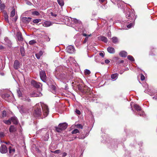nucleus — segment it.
I'll use <instances>...</instances> for the list:
<instances>
[{"label":"nucleus","instance_id":"nucleus-1","mask_svg":"<svg viewBox=\"0 0 157 157\" xmlns=\"http://www.w3.org/2000/svg\"><path fill=\"white\" fill-rule=\"evenodd\" d=\"M40 105L42 108V112H41L40 107H39L37 104H36L33 112V115L35 117H37L42 116L43 114L44 117H45L48 114L49 109L48 106L45 104L42 103H40Z\"/></svg>","mask_w":157,"mask_h":157},{"label":"nucleus","instance_id":"nucleus-2","mask_svg":"<svg viewBox=\"0 0 157 157\" xmlns=\"http://www.w3.org/2000/svg\"><path fill=\"white\" fill-rule=\"evenodd\" d=\"M68 124L66 123L59 124L58 127H56L55 128L57 132H60L62 130L65 129L67 127Z\"/></svg>","mask_w":157,"mask_h":157},{"label":"nucleus","instance_id":"nucleus-3","mask_svg":"<svg viewBox=\"0 0 157 157\" xmlns=\"http://www.w3.org/2000/svg\"><path fill=\"white\" fill-rule=\"evenodd\" d=\"M134 107L135 109L137 111L136 114L139 115L140 116H144V113L142 110L141 107L139 105L137 104L134 105Z\"/></svg>","mask_w":157,"mask_h":157},{"label":"nucleus","instance_id":"nucleus-4","mask_svg":"<svg viewBox=\"0 0 157 157\" xmlns=\"http://www.w3.org/2000/svg\"><path fill=\"white\" fill-rule=\"evenodd\" d=\"M19 110V112L22 114H25L28 112L29 110L28 109L24 106L23 105H19L17 107Z\"/></svg>","mask_w":157,"mask_h":157},{"label":"nucleus","instance_id":"nucleus-5","mask_svg":"<svg viewBox=\"0 0 157 157\" xmlns=\"http://www.w3.org/2000/svg\"><path fill=\"white\" fill-rule=\"evenodd\" d=\"M40 77L41 80L44 82H46V76L44 71H41L40 72Z\"/></svg>","mask_w":157,"mask_h":157},{"label":"nucleus","instance_id":"nucleus-6","mask_svg":"<svg viewBox=\"0 0 157 157\" xmlns=\"http://www.w3.org/2000/svg\"><path fill=\"white\" fill-rule=\"evenodd\" d=\"M71 19V18H70ZM71 23L72 24L75 23V24L77 25V26H79L80 27H82V22L81 21H79L75 18H73V20L71 19Z\"/></svg>","mask_w":157,"mask_h":157},{"label":"nucleus","instance_id":"nucleus-7","mask_svg":"<svg viewBox=\"0 0 157 157\" xmlns=\"http://www.w3.org/2000/svg\"><path fill=\"white\" fill-rule=\"evenodd\" d=\"M67 52L69 53H73L75 52V50L74 47L72 45L68 46L66 49Z\"/></svg>","mask_w":157,"mask_h":157},{"label":"nucleus","instance_id":"nucleus-8","mask_svg":"<svg viewBox=\"0 0 157 157\" xmlns=\"http://www.w3.org/2000/svg\"><path fill=\"white\" fill-rule=\"evenodd\" d=\"M8 151L7 148L6 146L4 145H2L0 147V152L2 154H5Z\"/></svg>","mask_w":157,"mask_h":157},{"label":"nucleus","instance_id":"nucleus-9","mask_svg":"<svg viewBox=\"0 0 157 157\" xmlns=\"http://www.w3.org/2000/svg\"><path fill=\"white\" fill-rule=\"evenodd\" d=\"M2 98L7 101H10L11 97L9 94H5L1 95Z\"/></svg>","mask_w":157,"mask_h":157},{"label":"nucleus","instance_id":"nucleus-10","mask_svg":"<svg viewBox=\"0 0 157 157\" xmlns=\"http://www.w3.org/2000/svg\"><path fill=\"white\" fill-rule=\"evenodd\" d=\"M31 83L34 86L37 88H40L42 86L40 83L37 82L34 80H32Z\"/></svg>","mask_w":157,"mask_h":157},{"label":"nucleus","instance_id":"nucleus-11","mask_svg":"<svg viewBox=\"0 0 157 157\" xmlns=\"http://www.w3.org/2000/svg\"><path fill=\"white\" fill-rule=\"evenodd\" d=\"M22 21L24 23H28L31 21V18L30 17H23L22 18Z\"/></svg>","mask_w":157,"mask_h":157},{"label":"nucleus","instance_id":"nucleus-12","mask_svg":"<svg viewBox=\"0 0 157 157\" xmlns=\"http://www.w3.org/2000/svg\"><path fill=\"white\" fill-rule=\"evenodd\" d=\"M17 37L18 41H22L23 39L22 37V35L20 32H18L16 34Z\"/></svg>","mask_w":157,"mask_h":157},{"label":"nucleus","instance_id":"nucleus-13","mask_svg":"<svg viewBox=\"0 0 157 157\" xmlns=\"http://www.w3.org/2000/svg\"><path fill=\"white\" fill-rule=\"evenodd\" d=\"M4 40L5 41V44L7 45L8 46L10 47L12 45V43L7 37L4 38Z\"/></svg>","mask_w":157,"mask_h":157},{"label":"nucleus","instance_id":"nucleus-14","mask_svg":"<svg viewBox=\"0 0 157 157\" xmlns=\"http://www.w3.org/2000/svg\"><path fill=\"white\" fill-rule=\"evenodd\" d=\"M57 76L59 79L61 80H63L66 78V75L64 74H60L59 75H57Z\"/></svg>","mask_w":157,"mask_h":157},{"label":"nucleus","instance_id":"nucleus-15","mask_svg":"<svg viewBox=\"0 0 157 157\" xmlns=\"http://www.w3.org/2000/svg\"><path fill=\"white\" fill-rule=\"evenodd\" d=\"M20 63L17 60H15L14 62L13 67L15 69H17L19 67Z\"/></svg>","mask_w":157,"mask_h":157},{"label":"nucleus","instance_id":"nucleus-16","mask_svg":"<svg viewBox=\"0 0 157 157\" xmlns=\"http://www.w3.org/2000/svg\"><path fill=\"white\" fill-rule=\"evenodd\" d=\"M108 52L110 53L113 54L115 52V50L114 48L111 47H109L107 48Z\"/></svg>","mask_w":157,"mask_h":157},{"label":"nucleus","instance_id":"nucleus-17","mask_svg":"<svg viewBox=\"0 0 157 157\" xmlns=\"http://www.w3.org/2000/svg\"><path fill=\"white\" fill-rule=\"evenodd\" d=\"M98 38L99 40H101L102 41L104 42L105 43H107L108 41L107 38L106 37L104 36H98Z\"/></svg>","mask_w":157,"mask_h":157},{"label":"nucleus","instance_id":"nucleus-18","mask_svg":"<svg viewBox=\"0 0 157 157\" xmlns=\"http://www.w3.org/2000/svg\"><path fill=\"white\" fill-rule=\"evenodd\" d=\"M82 35L84 36H86V37L85 38L84 40H83V44L85 43L88 40V37L90 36H91V34H90V35H87L86 34V33H83L82 34Z\"/></svg>","mask_w":157,"mask_h":157},{"label":"nucleus","instance_id":"nucleus-19","mask_svg":"<svg viewBox=\"0 0 157 157\" xmlns=\"http://www.w3.org/2000/svg\"><path fill=\"white\" fill-rule=\"evenodd\" d=\"M9 153L10 155H13L14 153L15 150L14 148H12L11 146H10L9 148Z\"/></svg>","mask_w":157,"mask_h":157},{"label":"nucleus","instance_id":"nucleus-20","mask_svg":"<svg viewBox=\"0 0 157 157\" xmlns=\"http://www.w3.org/2000/svg\"><path fill=\"white\" fill-rule=\"evenodd\" d=\"M52 23L49 21H45L43 23V25L44 27H48L52 25Z\"/></svg>","mask_w":157,"mask_h":157},{"label":"nucleus","instance_id":"nucleus-21","mask_svg":"<svg viewBox=\"0 0 157 157\" xmlns=\"http://www.w3.org/2000/svg\"><path fill=\"white\" fill-rule=\"evenodd\" d=\"M11 120L14 124H17L18 123V121L16 117H12L11 118Z\"/></svg>","mask_w":157,"mask_h":157},{"label":"nucleus","instance_id":"nucleus-22","mask_svg":"<svg viewBox=\"0 0 157 157\" xmlns=\"http://www.w3.org/2000/svg\"><path fill=\"white\" fill-rule=\"evenodd\" d=\"M49 86L52 93H54L56 92V87L54 85H49Z\"/></svg>","mask_w":157,"mask_h":157},{"label":"nucleus","instance_id":"nucleus-23","mask_svg":"<svg viewBox=\"0 0 157 157\" xmlns=\"http://www.w3.org/2000/svg\"><path fill=\"white\" fill-rule=\"evenodd\" d=\"M119 55L122 57H126L127 55V53L125 51H121L119 53Z\"/></svg>","mask_w":157,"mask_h":157},{"label":"nucleus","instance_id":"nucleus-24","mask_svg":"<svg viewBox=\"0 0 157 157\" xmlns=\"http://www.w3.org/2000/svg\"><path fill=\"white\" fill-rule=\"evenodd\" d=\"M118 75L117 73L113 74L111 75V78L114 81L117 78Z\"/></svg>","mask_w":157,"mask_h":157},{"label":"nucleus","instance_id":"nucleus-25","mask_svg":"<svg viewBox=\"0 0 157 157\" xmlns=\"http://www.w3.org/2000/svg\"><path fill=\"white\" fill-rule=\"evenodd\" d=\"M82 41L81 38H79L78 39H77L75 41V44L77 46H79L81 44V42Z\"/></svg>","mask_w":157,"mask_h":157},{"label":"nucleus","instance_id":"nucleus-26","mask_svg":"<svg viewBox=\"0 0 157 157\" xmlns=\"http://www.w3.org/2000/svg\"><path fill=\"white\" fill-rule=\"evenodd\" d=\"M20 52L21 56H24L25 55V52L24 47L21 46L20 47Z\"/></svg>","mask_w":157,"mask_h":157},{"label":"nucleus","instance_id":"nucleus-27","mask_svg":"<svg viewBox=\"0 0 157 157\" xmlns=\"http://www.w3.org/2000/svg\"><path fill=\"white\" fill-rule=\"evenodd\" d=\"M43 53L42 51H40L38 53L36 54V56L37 59H40V56L42 55Z\"/></svg>","mask_w":157,"mask_h":157},{"label":"nucleus","instance_id":"nucleus-28","mask_svg":"<svg viewBox=\"0 0 157 157\" xmlns=\"http://www.w3.org/2000/svg\"><path fill=\"white\" fill-rule=\"evenodd\" d=\"M16 130L15 127L13 125H11L9 128V131L10 132H13Z\"/></svg>","mask_w":157,"mask_h":157},{"label":"nucleus","instance_id":"nucleus-29","mask_svg":"<svg viewBox=\"0 0 157 157\" xmlns=\"http://www.w3.org/2000/svg\"><path fill=\"white\" fill-rule=\"evenodd\" d=\"M49 138V133L48 132H47L45 136L43 137V139L44 140H47Z\"/></svg>","mask_w":157,"mask_h":157},{"label":"nucleus","instance_id":"nucleus-30","mask_svg":"<svg viewBox=\"0 0 157 157\" xmlns=\"http://www.w3.org/2000/svg\"><path fill=\"white\" fill-rule=\"evenodd\" d=\"M57 2L61 6H63L64 5V2L63 0H57Z\"/></svg>","mask_w":157,"mask_h":157},{"label":"nucleus","instance_id":"nucleus-31","mask_svg":"<svg viewBox=\"0 0 157 157\" xmlns=\"http://www.w3.org/2000/svg\"><path fill=\"white\" fill-rule=\"evenodd\" d=\"M112 40L113 42L115 44L117 43L118 42V39L117 37H113L112 38Z\"/></svg>","mask_w":157,"mask_h":157},{"label":"nucleus","instance_id":"nucleus-32","mask_svg":"<svg viewBox=\"0 0 157 157\" xmlns=\"http://www.w3.org/2000/svg\"><path fill=\"white\" fill-rule=\"evenodd\" d=\"M22 99L24 101L28 102H30L31 101V100L29 98L26 96L23 97Z\"/></svg>","mask_w":157,"mask_h":157},{"label":"nucleus","instance_id":"nucleus-33","mask_svg":"<svg viewBox=\"0 0 157 157\" xmlns=\"http://www.w3.org/2000/svg\"><path fill=\"white\" fill-rule=\"evenodd\" d=\"M11 119H9L8 120H4L3 121V122L6 124H11Z\"/></svg>","mask_w":157,"mask_h":157},{"label":"nucleus","instance_id":"nucleus-34","mask_svg":"<svg viewBox=\"0 0 157 157\" xmlns=\"http://www.w3.org/2000/svg\"><path fill=\"white\" fill-rule=\"evenodd\" d=\"M128 59L132 61H134L135 60L133 57L131 56L128 55L127 56Z\"/></svg>","mask_w":157,"mask_h":157},{"label":"nucleus","instance_id":"nucleus-35","mask_svg":"<svg viewBox=\"0 0 157 157\" xmlns=\"http://www.w3.org/2000/svg\"><path fill=\"white\" fill-rule=\"evenodd\" d=\"M36 41L34 40H30L29 42V44H30V45H33L35 44H36Z\"/></svg>","mask_w":157,"mask_h":157},{"label":"nucleus","instance_id":"nucleus-36","mask_svg":"<svg viewBox=\"0 0 157 157\" xmlns=\"http://www.w3.org/2000/svg\"><path fill=\"white\" fill-rule=\"evenodd\" d=\"M17 93L18 96L19 97H22V94L21 91L19 90H17Z\"/></svg>","mask_w":157,"mask_h":157},{"label":"nucleus","instance_id":"nucleus-37","mask_svg":"<svg viewBox=\"0 0 157 157\" xmlns=\"http://www.w3.org/2000/svg\"><path fill=\"white\" fill-rule=\"evenodd\" d=\"M126 16V17L128 19H131L132 18L131 14L129 13H127Z\"/></svg>","mask_w":157,"mask_h":157},{"label":"nucleus","instance_id":"nucleus-38","mask_svg":"<svg viewBox=\"0 0 157 157\" xmlns=\"http://www.w3.org/2000/svg\"><path fill=\"white\" fill-rule=\"evenodd\" d=\"M32 14L34 16H38L40 15V13L38 11H34L32 12Z\"/></svg>","mask_w":157,"mask_h":157},{"label":"nucleus","instance_id":"nucleus-39","mask_svg":"<svg viewBox=\"0 0 157 157\" xmlns=\"http://www.w3.org/2000/svg\"><path fill=\"white\" fill-rule=\"evenodd\" d=\"M79 132V130L78 129H75L72 131L71 133L73 134H75Z\"/></svg>","mask_w":157,"mask_h":157},{"label":"nucleus","instance_id":"nucleus-40","mask_svg":"<svg viewBox=\"0 0 157 157\" xmlns=\"http://www.w3.org/2000/svg\"><path fill=\"white\" fill-rule=\"evenodd\" d=\"M15 15V9H13L11 12L10 16L11 17H13Z\"/></svg>","mask_w":157,"mask_h":157},{"label":"nucleus","instance_id":"nucleus-41","mask_svg":"<svg viewBox=\"0 0 157 157\" xmlns=\"http://www.w3.org/2000/svg\"><path fill=\"white\" fill-rule=\"evenodd\" d=\"M90 71L88 69H86L85 70L84 73L86 75H89L90 73Z\"/></svg>","mask_w":157,"mask_h":157},{"label":"nucleus","instance_id":"nucleus-42","mask_svg":"<svg viewBox=\"0 0 157 157\" xmlns=\"http://www.w3.org/2000/svg\"><path fill=\"white\" fill-rule=\"evenodd\" d=\"M5 6L4 4H0V9L2 10H4Z\"/></svg>","mask_w":157,"mask_h":157},{"label":"nucleus","instance_id":"nucleus-43","mask_svg":"<svg viewBox=\"0 0 157 157\" xmlns=\"http://www.w3.org/2000/svg\"><path fill=\"white\" fill-rule=\"evenodd\" d=\"M41 21L40 19H36L33 20V22L35 23H38Z\"/></svg>","mask_w":157,"mask_h":157},{"label":"nucleus","instance_id":"nucleus-44","mask_svg":"<svg viewBox=\"0 0 157 157\" xmlns=\"http://www.w3.org/2000/svg\"><path fill=\"white\" fill-rule=\"evenodd\" d=\"M134 25V24L133 23H131L129 25H127V27L128 28H130L131 27H132Z\"/></svg>","mask_w":157,"mask_h":157},{"label":"nucleus","instance_id":"nucleus-45","mask_svg":"<svg viewBox=\"0 0 157 157\" xmlns=\"http://www.w3.org/2000/svg\"><path fill=\"white\" fill-rule=\"evenodd\" d=\"M76 126L77 128L82 129L83 128V126L81 124H77L76 125Z\"/></svg>","mask_w":157,"mask_h":157},{"label":"nucleus","instance_id":"nucleus-46","mask_svg":"<svg viewBox=\"0 0 157 157\" xmlns=\"http://www.w3.org/2000/svg\"><path fill=\"white\" fill-rule=\"evenodd\" d=\"M140 79L142 81H143L145 79V77L144 75L142 74H140Z\"/></svg>","mask_w":157,"mask_h":157},{"label":"nucleus","instance_id":"nucleus-47","mask_svg":"<svg viewBox=\"0 0 157 157\" xmlns=\"http://www.w3.org/2000/svg\"><path fill=\"white\" fill-rule=\"evenodd\" d=\"M60 150H57L52 152L55 154H58L60 153Z\"/></svg>","mask_w":157,"mask_h":157},{"label":"nucleus","instance_id":"nucleus-48","mask_svg":"<svg viewBox=\"0 0 157 157\" xmlns=\"http://www.w3.org/2000/svg\"><path fill=\"white\" fill-rule=\"evenodd\" d=\"M75 112L78 115H79L81 114L80 111L77 109H76Z\"/></svg>","mask_w":157,"mask_h":157},{"label":"nucleus","instance_id":"nucleus-49","mask_svg":"<svg viewBox=\"0 0 157 157\" xmlns=\"http://www.w3.org/2000/svg\"><path fill=\"white\" fill-rule=\"evenodd\" d=\"M4 136V135L3 133L2 132H0V137H3Z\"/></svg>","mask_w":157,"mask_h":157},{"label":"nucleus","instance_id":"nucleus-50","mask_svg":"<svg viewBox=\"0 0 157 157\" xmlns=\"http://www.w3.org/2000/svg\"><path fill=\"white\" fill-rule=\"evenodd\" d=\"M152 98L153 99L157 100V94H156L155 96L153 97Z\"/></svg>","mask_w":157,"mask_h":157},{"label":"nucleus","instance_id":"nucleus-51","mask_svg":"<svg viewBox=\"0 0 157 157\" xmlns=\"http://www.w3.org/2000/svg\"><path fill=\"white\" fill-rule=\"evenodd\" d=\"M50 13L51 15L52 16L55 17H56L57 16V15L56 14L54 13L53 12H51Z\"/></svg>","mask_w":157,"mask_h":157},{"label":"nucleus","instance_id":"nucleus-52","mask_svg":"<svg viewBox=\"0 0 157 157\" xmlns=\"http://www.w3.org/2000/svg\"><path fill=\"white\" fill-rule=\"evenodd\" d=\"M45 38L46 39V40L48 41H49L50 39L49 37L47 36H46V37Z\"/></svg>","mask_w":157,"mask_h":157},{"label":"nucleus","instance_id":"nucleus-53","mask_svg":"<svg viewBox=\"0 0 157 157\" xmlns=\"http://www.w3.org/2000/svg\"><path fill=\"white\" fill-rule=\"evenodd\" d=\"M99 54V55L102 57H103L104 56V53L103 52H100Z\"/></svg>","mask_w":157,"mask_h":157},{"label":"nucleus","instance_id":"nucleus-54","mask_svg":"<svg viewBox=\"0 0 157 157\" xmlns=\"http://www.w3.org/2000/svg\"><path fill=\"white\" fill-rule=\"evenodd\" d=\"M110 62V61L108 59H105V63L106 64H108Z\"/></svg>","mask_w":157,"mask_h":157},{"label":"nucleus","instance_id":"nucleus-55","mask_svg":"<svg viewBox=\"0 0 157 157\" xmlns=\"http://www.w3.org/2000/svg\"><path fill=\"white\" fill-rule=\"evenodd\" d=\"M6 111H3V113H2L3 116V117L6 116Z\"/></svg>","mask_w":157,"mask_h":157},{"label":"nucleus","instance_id":"nucleus-56","mask_svg":"<svg viewBox=\"0 0 157 157\" xmlns=\"http://www.w3.org/2000/svg\"><path fill=\"white\" fill-rule=\"evenodd\" d=\"M67 155V153L66 152H63L62 154V157H64Z\"/></svg>","mask_w":157,"mask_h":157},{"label":"nucleus","instance_id":"nucleus-57","mask_svg":"<svg viewBox=\"0 0 157 157\" xmlns=\"http://www.w3.org/2000/svg\"><path fill=\"white\" fill-rule=\"evenodd\" d=\"M4 47L1 45H0V50L4 49Z\"/></svg>","mask_w":157,"mask_h":157},{"label":"nucleus","instance_id":"nucleus-58","mask_svg":"<svg viewBox=\"0 0 157 157\" xmlns=\"http://www.w3.org/2000/svg\"><path fill=\"white\" fill-rule=\"evenodd\" d=\"M111 2L114 3H115V2H117V0H110Z\"/></svg>","mask_w":157,"mask_h":157},{"label":"nucleus","instance_id":"nucleus-59","mask_svg":"<svg viewBox=\"0 0 157 157\" xmlns=\"http://www.w3.org/2000/svg\"><path fill=\"white\" fill-rule=\"evenodd\" d=\"M85 137H82V136H81V137H78V138L79 139H84Z\"/></svg>","mask_w":157,"mask_h":157},{"label":"nucleus","instance_id":"nucleus-60","mask_svg":"<svg viewBox=\"0 0 157 157\" xmlns=\"http://www.w3.org/2000/svg\"><path fill=\"white\" fill-rule=\"evenodd\" d=\"M27 4L28 5H30L32 4L31 3L29 2H27Z\"/></svg>","mask_w":157,"mask_h":157},{"label":"nucleus","instance_id":"nucleus-61","mask_svg":"<svg viewBox=\"0 0 157 157\" xmlns=\"http://www.w3.org/2000/svg\"><path fill=\"white\" fill-rule=\"evenodd\" d=\"M124 60H121L120 61V63H124Z\"/></svg>","mask_w":157,"mask_h":157},{"label":"nucleus","instance_id":"nucleus-62","mask_svg":"<svg viewBox=\"0 0 157 157\" xmlns=\"http://www.w3.org/2000/svg\"><path fill=\"white\" fill-rule=\"evenodd\" d=\"M99 1L100 2H103L105 1V0H99Z\"/></svg>","mask_w":157,"mask_h":157},{"label":"nucleus","instance_id":"nucleus-63","mask_svg":"<svg viewBox=\"0 0 157 157\" xmlns=\"http://www.w3.org/2000/svg\"><path fill=\"white\" fill-rule=\"evenodd\" d=\"M4 143H5L6 144H9L10 143L9 142H4Z\"/></svg>","mask_w":157,"mask_h":157},{"label":"nucleus","instance_id":"nucleus-64","mask_svg":"<svg viewBox=\"0 0 157 157\" xmlns=\"http://www.w3.org/2000/svg\"><path fill=\"white\" fill-rule=\"evenodd\" d=\"M115 58H116V59H118V57H115Z\"/></svg>","mask_w":157,"mask_h":157}]
</instances>
